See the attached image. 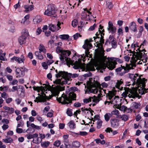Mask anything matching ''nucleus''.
Here are the masks:
<instances>
[{
	"label": "nucleus",
	"mask_w": 148,
	"mask_h": 148,
	"mask_svg": "<svg viewBox=\"0 0 148 148\" xmlns=\"http://www.w3.org/2000/svg\"><path fill=\"white\" fill-rule=\"evenodd\" d=\"M71 52L69 50H64L60 53V59L62 63L66 64L70 66V65L73 66L75 69H79L82 65V60L85 61L84 54L77 55L75 54L72 57L71 60L69 58Z\"/></svg>",
	"instance_id": "1"
},
{
	"label": "nucleus",
	"mask_w": 148,
	"mask_h": 148,
	"mask_svg": "<svg viewBox=\"0 0 148 148\" xmlns=\"http://www.w3.org/2000/svg\"><path fill=\"white\" fill-rule=\"evenodd\" d=\"M106 90L103 89H98L96 86H93L89 88L88 91L86 92V93H97L98 91L99 92L97 96H94L93 97H89L88 98H86L84 99L83 102L85 103H88L91 101L92 100L95 103H97L101 100V97L103 95L104 96V94L103 95V93L105 94L106 93Z\"/></svg>",
	"instance_id": "2"
},
{
	"label": "nucleus",
	"mask_w": 148,
	"mask_h": 148,
	"mask_svg": "<svg viewBox=\"0 0 148 148\" xmlns=\"http://www.w3.org/2000/svg\"><path fill=\"white\" fill-rule=\"evenodd\" d=\"M71 91L69 94L67 95L64 94H62L60 97H56V99L60 103L63 104H67L72 103L73 100H75L76 95L73 91L77 90L78 89L75 87H71L70 88Z\"/></svg>",
	"instance_id": "3"
},
{
	"label": "nucleus",
	"mask_w": 148,
	"mask_h": 148,
	"mask_svg": "<svg viewBox=\"0 0 148 148\" xmlns=\"http://www.w3.org/2000/svg\"><path fill=\"white\" fill-rule=\"evenodd\" d=\"M62 72L63 73L61 79H58L55 81L56 83L60 85L69 84L70 83L69 82L71 77L74 78L78 77L79 76V74L77 73H68L67 72L64 71H62Z\"/></svg>",
	"instance_id": "4"
},
{
	"label": "nucleus",
	"mask_w": 148,
	"mask_h": 148,
	"mask_svg": "<svg viewBox=\"0 0 148 148\" xmlns=\"http://www.w3.org/2000/svg\"><path fill=\"white\" fill-rule=\"evenodd\" d=\"M115 92L112 91H110L108 94H106L107 100H109L110 101H106L104 102L105 105L107 104L109 105L110 103L113 104L114 106H119L120 105V99L118 96H115Z\"/></svg>",
	"instance_id": "5"
},
{
	"label": "nucleus",
	"mask_w": 148,
	"mask_h": 148,
	"mask_svg": "<svg viewBox=\"0 0 148 148\" xmlns=\"http://www.w3.org/2000/svg\"><path fill=\"white\" fill-rule=\"evenodd\" d=\"M118 88L120 90H124L122 94V96L124 98L128 97L134 99L138 97L139 96L137 92L131 90L129 88H123L120 86Z\"/></svg>",
	"instance_id": "6"
},
{
	"label": "nucleus",
	"mask_w": 148,
	"mask_h": 148,
	"mask_svg": "<svg viewBox=\"0 0 148 148\" xmlns=\"http://www.w3.org/2000/svg\"><path fill=\"white\" fill-rule=\"evenodd\" d=\"M95 38L94 37L93 38H90L85 40V44L83 46V48L85 50L84 58H85L86 57H88V55H89V50L92 47V45L90 42L93 41V40H95Z\"/></svg>",
	"instance_id": "7"
},
{
	"label": "nucleus",
	"mask_w": 148,
	"mask_h": 148,
	"mask_svg": "<svg viewBox=\"0 0 148 148\" xmlns=\"http://www.w3.org/2000/svg\"><path fill=\"white\" fill-rule=\"evenodd\" d=\"M51 71L50 72L47 74V77L49 79H51L52 77V75H55L56 77L57 78L56 80L54 82V83L57 84L55 82V81L58 79H59L58 78H60L61 77L62 78V75L63 73L62 71H58L57 70L55 69L53 67H52V68L51 69Z\"/></svg>",
	"instance_id": "8"
},
{
	"label": "nucleus",
	"mask_w": 148,
	"mask_h": 148,
	"mask_svg": "<svg viewBox=\"0 0 148 148\" xmlns=\"http://www.w3.org/2000/svg\"><path fill=\"white\" fill-rule=\"evenodd\" d=\"M83 10L84 11L82 12L81 15V18L82 20L88 21L92 20V17L94 18L91 15V13L87 8H84Z\"/></svg>",
	"instance_id": "9"
},
{
	"label": "nucleus",
	"mask_w": 148,
	"mask_h": 148,
	"mask_svg": "<svg viewBox=\"0 0 148 148\" xmlns=\"http://www.w3.org/2000/svg\"><path fill=\"white\" fill-rule=\"evenodd\" d=\"M99 62L97 64L96 67L97 69L101 73H103L105 71L106 67V65L105 63V59L103 57H101L100 59Z\"/></svg>",
	"instance_id": "10"
},
{
	"label": "nucleus",
	"mask_w": 148,
	"mask_h": 148,
	"mask_svg": "<svg viewBox=\"0 0 148 148\" xmlns=\"http://www.w3.org/2000/svg\"><path fill=\"white\" fill-rule=\"evenodd\" d=\"M56 12L54 5L53 4H51L48 5L47 9L45 11L44 14L49 16L53 15Z\"/></svg>",
	"instance_id": "11"
},
{
	"label": "nucleus",
	"mask_w": 148,
	"mask_h": 148,
	"mask_svg": "<svg viewBox=\"0 0 148 148\" xmlns=\"http://www.w3.org/2000/svg\"><path fill=\"white\" fill-rule=\"evenodd\" d=\"M99 27V30L96 33V35L97 38H100L99 40L100 42L101 45H102L104 42V40L103 39L104 34L103 33L104 32V29H103V27L101 25H100Z\"/></svg>",
	"instance_id": "12"
},
{
	"label": "nucleus",
	"mask_w": 148,
	"mask_h": 148,
	"mask_svg": "<svg viewBox=\"0 0 148 148\" xmlns=\"http://www.w3.org/2000/svg\"><path fill=\"white\" fill-rule=\"evenodd\" d=\"M25 69L26 68L24 67L16 68L15 71L16 77L20 78L23 77L25 75Z\"/></svg>",
	"instance_id": "13"
},
{
	"label": "nucleus",
	"mask_w": 148,
	"mask_h": 148,
	"mask_svg": "<svg viewBox=\"0 0 148 148\" xmlns=\"http://www.w3.org/2000/svg\"><path fill=\"white\" fill-rule=\"evenodd\" d=\"M107 30L109 33H111L112 34H113L116 32V28L113 25V23L111 21H110L108 22Z\"/></svg>",
	"instance_id": "14"
},
{
	"label": "nucleus",
	"mask_w": 148,
	"mask_h": 148,
	"mask_svg": "<svg viewBox=\"0 0 148 148\" xmlns=\"http://www.w3.org/2000/svg\"><path fill=\"white\" fill-rule=\"evenodd\" d=\"M60 25L61 23L59 22H58L56 25L50 24L49 26V29L53 32L57 31L60 29Z\"/></svg>",
	"instance_id": "15"
},
{
	"label": "nucleus",
	"mask_w": 148,
	"mask_h": 148,
	"mask_svg": "<svg viewBox=\"0 0 148 148\" xmlns=\"http://www.w3.org/2000/svg\"><path fill=\"white\" fill-rule=\"evenodd\" d=\"M111 126L112 127L116 128L118 127L119 125V121L117 119H112L110 120Z\"/></svg>",
	"instance_id": "16"
},
{
	"label": "nucleus",
	"mask_w": 148,
	"mask_h": 148,
	"mask_svg": "<svg viewBox=\"0 0 148 148\" xmlns=\"http://www.w3.org/2000/svg\"><path fill=\"white\" fill-rule=\"evenodd\" d=\"M137 25L134 21L132 22L129 25L130 29L134 32H137Z\"/></svg>",
	"instance_id": "17"
},
{
	"label": "nucleus",
	"mask_w": 148,
	"mask_h": 148,
	"mask_svg": "<svg viewBox=\"0 0 148 148\" xmlns=\"http://www.w3.org/2000/svg\"><path fill=\"white\" fill-rule=\"evenodd\" d=\"M127 75L131 80L133 81V83H135L138 81V80L136 79V77L138 76L137 74L134 75L133 74L128 73Z\"/></svg>",
	"instance_id": "18"
},
{
	"label": "nucleus",
	"mask_w": 148,
	"mask_h": 148,
	"mask_svg": "<svg viewBox=\"0 0 148 148\" xmlns=\"http://www.w3.org/2000/svg\"><path fill=\"white\" fill-rule=\"evenodd\" d=\"M27 37L22 35L18 38V42L20 45H22L25 42L26 38Z\"/></svg>",
	"instance_id": "19"
},
{
	"label": "nucleus",
	"mask_w": 148,
	"mask_h": 148,
	"mask_svg": "<svg viewBox=\"0 0 148 148\" xmlns=\"http://www.w3.org/2000/svg\"><path fill=\"white\" fill-rule=\"evenodd\" d=\"M69 128L71 129H74L76 127V125L73 120H71L67 124Z\"/></svg>",
	"instance_id": "20"
},
{
	"label": "nucleus",
	"mask_w": 148,
	"mask_h": 148,
	"mask_svg": "<svg viewBox=\"0 0 148 148\" xmlns=\"http://www.w3.org/2000/svg\"><path fill=\"white\" fill-rule=\"evenodd\" d=\"M38 49L39 50V51L41 52H42L44 53H46L47 52V50L45 47L42 44H40L38 47Z\"/></svg>",
	"instance_id": "21"
},
{
	"label": "nucleus",
	"mask_w": 148,
	"mask_h": 148,
	"mask_svg": "<svg viewBox=\"0 0 148 148\" xmlns=\"http://www.w3.org/2000/svg\"><path fill=\"white\" fill-rule=\"evenodd\" d=\"M33 21L34 23H39L42 21L41 17L40 15H37L33 19Z\"/></svg>",
	"instance_id": "22"
},
{
	"label": "nucleus",
	"mask_w": 148,
	"mask_h": 148,
	"mask_svg": "<svg viewBox=\"0 0 148 148\" xmlns=\"http://www.w3.org/2000/svg\"><path fill=\"white\" fill-rule=\"evenodd\" d=\"M16 61L19 64L22 62L23 63L25 60L23 55H21L20 58L16 57Z\"/></svg>",
	"instance_id": "23"
},
{
	"label": "nucleus",
	"mask_w": 148,
	"mask_h": 148,
	"mask_svg": "<svg viewBox=\"0 0 148 148\" xmlns=\"http://www.w3.org/2000/svg\"><path fill=\"white\" fill-rule=\"evenodd\" d=\"M35 55L37 58L39 60H42L43 59V57L41 54V52L40 51H36L35 52Z\"/></svg>",
	"instance_id": "24"
},
{
	"label": "nucleus",
	"mask_w": 148,
	"mask_h": 148,
	"mask_svg": "<svg viewBox=\"0 0 148 148\" xmlns=\"http://www.w3.org/2000/svg\"><path fill=\"white\" fill-rule=\"evenodd\" d=\"M86 69L87 71H95L94 66L91 64H87L86 66Z\"/></svg>",
	"instance_id": "25"
},
{
	"label": "nucleus",
	"mask_w": 148,
	"mask_h": 148,
	"mask_svg": "<svg viewBox=\"0 0 148 148\" xmlns=\"http://www.w3.org/2000/svg\"><path fill=\"white\" fill-rule=\"evenodd\" d=\"M3 141L6 143H10L13 141L12 139L10 136H6V138L3 139Z\"/></svg>",
	"instance_id": "26"
},
{
	"label": "nucleus",
	"mask_w": 148,
	"mask_h": 148,
	"mask_svg": "<svg viewBox=\"0 0 148 148\" xmlns=\"http://www.w3.org/2000/svg\"><path fill=\"white\" fill-rule=\"evenodd\" d=\"M24 8L25 9V11L26 12H29L32 10L34 8V6L33 5H25L24 6Z\"/></svg>",
	"instance_id": "27"
},
{
	"label": "nucleus",
	"mask_w": 148,
	"mask_h": 148,
	"mask_svg": "<svg viewBox=\"0 0 148 148\" xmlns=\"http://www.w3.org/2000/svg\"><path fill=\"white\" fill-rule=\"evenodd\" d=\"M26 136L27 139L29 140L35 137H37L38 136V134L37 133H35L33 134H28L26 135Z\"/></svg>",
	"instance_id": "28"
},
{
	"label": "nucleus",
	"mask_w": 148,
	"mask_h": 148,
	"mask_svg": "<svg viewBox=\"0 0 148 148\" xmlns=\"http://www.w3.org/2000/svg\"><path fill=\"white\" fill-rule=\"evenodd\" d=\"M110 43L111 44L112 48L115 49L117 47V45L116 41L114 38H112Z\"/></svg>",
	"instance_id": "29"
},
{
	"label": "nucleus",
	"mask_w": 148,
	"mask_h": 148,
	"mask_svg": "<svg viewBox=\"0 0 148 148\" xmlns=\"http://www.w3.org/2000/svg\"><path fill=\"white\" fill-rule=\"evenodd\" d=\"M132 107L134 109H138L140 106V103L133 102L132 103Z\"/></svg>",
	"instance_id": "30"
},
{
	"label": "nucleus",
	"mask_w": 148,
	"mask_h": 148,
	"mask_svg": "<svg viewBox=\"0 0 148 148\" xmlns=\"http://www.w3.org/2000/svg\"><path fill=\"white\" fill-rule=\"evenodd\" d=\"M122 70L123 71L119 73V74L121 76H123L124 75L125 73L128 72L129 71V69L125 67H124V68Z\"/></svg>",
	"instance_id": "31"
},
{
	"label": "nucleus",
	"mask_w": 148,
	"mask_h": 148,
	"mask_svg": "<svg viewBox=\"0 0 148 148\" xmlns=\"http://www.w3.org/2000/svg\"><path fill=\"white\" fill-rule=\"evenodd\" d=\"M112 115L110 113H106L104 116V119L105 121L108 122L110 119V118L112 116Z\"/></svg>",
	"instance_id": "32"
},
{
	"label": "nucleus",
	"mask_w": 148,
	"mask_h": 148,
	"mask_svg": "<svg viewBox=\"0 0 148 148\" xmlns=\"http://www.w3.org/2000/svg\"><path fill=\"white\" fill-rule=\"evenodd\" d=\"M97 120V128L99 129L102 126V122L101 120L100 119H99L98 120H96V121ZM95 120H94V122H95Z\"/></svg>",
	"instance_id": "33"
},
{
	"label": "nucleus",
	"mask_w": 148,
	"mask_h": 148,
	"mask_svg": "<svg viewBox=\"0 0 148 148\" xmlns=\"http://www.w3.org/2000/svg\"><path fill=\"white\" fill-rule=\"evenodd\" d=\"M50 144V142L49 141H44L41 143V146L45 148L48 147Z\"/></svg>",
	"instance_id": "34"
},
{
	"label": "nucleus",
	"mask_w": 148,
	"mask_h": 148,
	"mask_svg": "<svg viewBox=\"0 0 148 148\" xmlns=\"http://www.w3.org/2000/svg\"><path fill=\"white\" fill-rule=\"evenodd\" d=\"M120 118L121 119L122 121H126L128 119V116L125 114L120 115Z\"/></svg>",
	"instance_id": "35"
},
{
	"label": "nucleus",
	"mask_w": 148,
	"mask_h": 148,
	"mask_svg": "<svg viewBox=\"0 0 148 148\" xmlns=\"http://www.w3.org/2000/svg\"><path fill=\"white\" fill-rule=\"evenodd\" d=\"M59 37L60 39L62 40H67L69 39V36L68 35L63 34L60 35Z\"/></svg>",
	"instance_id": "36"
},
{
	"label": "nucleus",
	"mask_w": 148,
	"mask_h": 148,
	"mask_svg": "<svg viewBox=\"0 0 148 148\" xmlns=\"http://www.w3.org/2000/svg\"><path fill=\"white\" fill-rule=\"evenodd\" d=\"M72 145L74 147H79L80 146V143L77 141H75L73 142Z\"/></svg>",
	"instance_id": "37"
},
{
	"label": "nucleus",
	"mask_w": 148,
	"mask_h": 148,
	"mask_svg": "<svg viewBox=\"0 0 148 148\" xmlns=\"http://www.w3.org/2000/svg\"><path fill=\"white\" fill-rule=\"evenodd\" d=\"M64 50H63L62 48L59 46H57L56 49V52L58 54L60 53H62Z\"/></svg>",
	"instance_id": "38"
},
{
	"label": "nucleus",
	"mask_w": 148,
	"mask_h": 148,
	"mask_svg": "<svg viewBox=\"0 0 148 148\" xmlns=\"http://www.w3.org/2000/svg\"><path fill=\"white\" fill-rule=\"evenodd\" d=\"M36 139L34 138L33 139L32 142L35 144H39L42 141L41 139L40 140H39V138L38 137H36Z\"/></svg>",
	"instance_id": "39"
},
{
	"label": "nucleus",
	"mask_w": 148,
	"mask_h": 148,
	"mask_svg": "<svg viewBox=\"0 0 148 148\" xmlns=\"http://www.w3.org/2000/svg\"><path fill=\"white\" fill-rule=\"evenodd\" d=\"M66 113L68 116H71L73 115V113L72 112V109L68 108L67 109Z\"/></svg>",
	"instance_id": "40"
},
{
	"label": "nucleus",
	"mask_w": 148,
	"mask_h": 148,
	"mask_svg": "<svg viewBox=\"0 0 148 148\" xmlns=\"http://www.w3.org/2000/svg\"><path fill=\"white\" fill-rule=\"evenodd\" d=\"M22 35H23L27 37L28 35V30L25 28L23 29L22 32Z\"/></svg>",
	"instance_id": "41"
},
{
	"label": "nucleus",
	"mask_w": 148,
	"mask_h": 148,
	"mask_svg": "<svg viewBox=\"0 0 148 148\" xmlns=\"http://www.w3.org/2000/svg\"><path fill=\"white\" fill-rule=\"evenodd\" d=\"M24 125V122L22 120H21L18 122L17 128L20 127H23Z\"/></svg>",
	"instance_id": "42"
},
{
	"label": "nucleus",
	"mask_w": 148,
	"mask_h": 148,
	"mask_svg": "<svg viewBox=\"0 0 148 148\" xmlns=\"http://www.w3.org/2000/svg\"><path fill=\"white\" fill-rule=\"evenodd\" d=\"M106 5L108 8L110 9L112 8L113 7V5L112 3L111 2H108L107 1H106Z\"/></svg>",
	"instance_id": "43"
},
{
	"label": "nucleus",
	"mask_w": 148,
	"mask_h": 148,
	"mask_svg": "<svg viewBox=\"0 0 148 148\" xmlns=\"http://www.w3.org/2000/svg\"><path fill=\"white\" fill-rule=\"evenodd\" d=\"M30 126L32 128L38 130H40L41 129L40 126L36 125L34 123H31Z\"/></svg>",
	"instance_id": "44"
},
{
	"label": "nucleus",
	"mask_w": 148,
	"mask_h": 148,
	"mask_svg": "<svg viewBox=\"0 0 148 148\" xmlns=\"http://www.w3.org/2000/svg\"><path fill=\"white\" fill-rule=\"evenodd\" d=\"M78 21L76 19H74L72 21V25L73 27H75L77 25Z\"/></svg>",
	"instance_id": "45"
},
{
	"label": "nucleus",
	"mask_w": 148,
	"mask_h": 148,
	"mask_svg": "<svg viewBox=\"0 0 148 148\" xmlns=\"http://www.w3.org/2000/svg\"><path fill=\"white\" fill-rule=\"evenodd\" d=\"M107 67L109 69L112 70L115 68V65L114 64H110Z\"/></svg>",
	"instance_id": "46"
},
{
	"label": "nucleus",
	"mask_w": 148,
	"mask_h": 148,
	"mask_svg": "<svg viewBox=\"0 0 148 148\" xmlns=\"http://www.w3.org/2000/svg\"><path fill=\"white\" fill-rule=\"evenodd\" d=\"M36 99L39 102L44 101L45 100V98L43 97H41L39 96L37 97H36Z\"/></svg>",
	"instance_id": "47"
},
{
	"label": "nucleus",
	"mask_w": 148,
	"mask_h": 148,
	"mask_svg": "<svg viewBox=\"0 0 148 148\" xmlns=\"http://www.w3.org/2000/svg\"><path fill=\"white\" fill-rule=\"evenodd\" d=\"M108 60L109 61H118L119 60V58H116L113 57H108Z\"/></svg>",
	"instance_id": "48"
},
{
	"label": "nucleus",
	"mask_w": 148,
	"mask_h": 148,
	"mask_svg": "<svg viewBox=\"0 0 148 148\" xmlns=\"http://www.w3.org/2000/svg\"><path fill=\"white\" fill-rule=\"evenodd\" d=\"M124 67H125L124 66H121V67H118L115 69L116 72L117 73L121 72L123 69L124 68Z\"/></svg>",
	"instance_id": "49"
},
{
	"label": "nucleus",
	"mask_w": 148,
	"mask_h": 148,
	"mask_svg": "<svg viewBox=\"0 0 148 148\" xmlns=\"http://www.w3.org/2000/svg\"><path fill=\"white\" fill-rule=\"evenodd\" d=\"M42 65L43 68L45 69H47L48 68V65L47 62H44L42 63Z\"/></svg>",
	"instance_id": "50"
},
{
	"label": "nucleus",
	"mask_w": 148,
	"mask_h": 148,
	"mask_svg": "<svg viewBox=\"0 0 148 148\" xmlns=\"http://www.w3.org/2000/svg\"><path fill=\"white\" fill-rule=\"evenodd\" d=\"M119 114V111L116 110H115L112 111L111 112V115H118Z\"/></svg>",
	"instance_id": "51"
},
{
	"label": "nucleus",
	"mask_w": 148,
	"mask_h": 148,
	"mask_svg": "<svg viewBox=\"0 0 148 148\" xmlns=\"http://www.w3.org/2000/svg\"><path fill=\"white\" fill-rule=\"evenodd\" d=\"M119 109L121 111H125L126 109H127V107L123 105L122 106H120L119 105Z\"/></svg>",
	"instance_id": "52"
},
{
	"label": "nucleus",
	"mask_w": 148,
	"mask_h": 148,
	"mask_svg": "<svg viewBox=\"0 0 148 148\" xmlns=\"http://www.w3.org/2000/svg\"><path fill=\"white\" fill-rule=\"evenodd\" d=\"M60 142L58 140L55 141L53 143V145L57 147H58L60 145Z\"/></svg>",
	"instance_id": "53"
},
{
	"label": "nucleus",
	"mask_w": 148,
	"mask_h": 148,
	"mask_svg": "<svg viewBox=\"0 0 148 148\" xmlns=\"http://www.w3.org/2000/svg\"><path fill=\"white\" fill-rule=\"evenodd\" d=\"M147 89L144 88L142 89L141 91V92H140V93L141 94V95L145 94L147 92Z\"/></svg>",
	"instance_id": "54"
},
{
	"label": "nucleus",
	"mask_w": 148,
	"mask_h": 148,
	"mask_svg": "<svg viewBox=\"0 0 148 148\" xmlns=\"http://www.w3.org/2000/svg\"><path fill=\"white\" fill-rule=\"evenodd\" d=\"M80 36H81L80 34L78 33H77L75 34L73 36V38L75 40H76Z\"/></svg>",
	"instance_id": "55"
},
{
	"label": "nucleus",
	"mask_w": 148,
	"mask_h": 148,
	"mask_svg": "<svg viewBox=\"0 0 148 148\" xmlns=\"http://www.w3.org/2000/svg\"><path fill=\"white\" fill-rule=\"evenodd\" d=\"M92 75V73L90 72H88L86 73L83 75V76L84 77H90Z\"/></svg>",
	"instance_id": "56"
},
{
	"label": "nucleus",
	"mask_w": 148,
	"mask_h": 148,
	"mask_svg": "<svg viewBox=\"0 0 148 148\" xmlns=\"http://www.w3.org/2000/svg\"><path fill=\"white\" fill-rule=\"evenodd\" d=\"M1 97L2 98L6 99L8 97V95L6 92H4L1 93Z\"/></svg>",
	"instance_id": "57"
},
{
	"label": "nucleus",
	"mask_w": 148,
	"mask_h": 148,
	"mask_svg": "<svg viewBox=\"0 0 148 148\" xmlns=\"http://www.w3.org/2000/svg\"><path fill=\"white\" fill-rule=\"evenodd\" d=\"M96 26V25L95 23L93 25L91 26L88 29V30L90 31H92L93 30L95 29Z\"/></svg>",
	"instance_id": "58"
},
{
	"label": "nucleus",
	"mask_w": 148,
	"mask_h": 148,
	"mask_svg": "<svg viewBox=\"0 0 148 148\" xmlns=\"http://www.w3.org/2000/svg\"><path fill=\"white\" fill-rule=\"evenodd\" d=\"M80 135L81 136H85L87 134V133L85 131H80L79 133Z\"/></svg>",
	"instance_id": "59"
},
{
	"label": "nucleus",
	"mask_w": 148,
	"mask_h": 148,
	"mask_svg": "<svg viewBox=\"0 0 148 148\" xmlns=\"http://www.w3.org/2000/svg\"><path fill=\"white\" fill-rule=\"evenodd\" d=\"M117 32L119 36L121 34H123V30L121 28L119 27V28Z\"/></svg>",
	"instance_id": "60"
},
{
	"label": "nucleus",
	"mask_w": 148,
	"mask_h": 148,
	"mask_svg": "<svg viewBox=\"0 0 148 148\" xmlns=\"http://www.w3.org/2000/svg\"><path fill=\"white\" fill-rule=\"evenodd\" d=\"M9 127L8 125L7 124H4L3 126H2V128L3 130H7Z\"/></svg>",
	"instance_id": "61"
},
{
	"label": "nucleus",
	"mask_w": 148,
	"mask_h": 148,
	"mask_svg": "<svg viewBox=\"0 0 148 148\" xmlns=\"http://www.w3.org/2000/svg\"><path fill=\"white\" fill-rule=\"evenodd\" d=\"M16 131L17 133L18 134L22 133L23 132V130L21 128H17L16 129Z\"/></svg>",
	"instance_id": "62"
},
{
	"label": "nucleus",
	"mask_w": 148,
	"mask_h": 148,
	"mask_svg": "<svg viewBox=\"0 0 148 148\" xmlns=\"http://www.w3.org/2000/svg\"><path fill=\"white\" fill-rule=\"evenodd\" d=\"M6 77L8 80L11 81L13 79V76L10 75L8 74L6 75Z\"/></svg>",
	"instance_id": "63"
},
{
	"label": "nucleus",
	"mask_w": 148,
	"mask_h": 148,
	"mask_svg": "<svg viewBox=\"0 0 148 148\" xmlns=\"http://www.w3.org/2000/svg\"><path fill=\"white\" fill-rule=\"evenodd\" d=\"M42 30L40 28L38 27L36 31V34L37 35H39L42 32Z\"/></svg>",
	"instance_id": "64"
}]
</instances>
